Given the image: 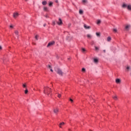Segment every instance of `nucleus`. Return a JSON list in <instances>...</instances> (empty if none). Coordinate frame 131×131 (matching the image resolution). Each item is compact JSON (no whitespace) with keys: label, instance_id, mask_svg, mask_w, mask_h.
Here are the masks:
<instances>
[{"label":"nucleus","instance_id":"f257e3e1","mask_svg":"<svg viewBox=\"0 0 131 131\" xmlns=\"http://www.w3.org/2000/svg\"><path fill=\"white\" fill-rule=\"evenodd\" d=\"M51 93H52L51 88L48 86L44 87L43 93L45 94V95L49 96V95H51Z\"/></svg>","mask_w":131,"mask_h":131},{"label":"nucleus","instance_id":"f03ea898","mask_svg":"<svg viewBox=\"0 0 131 131\" xmlns=\"http://www.w3.org/2000/svg\"><path fill=\"white\" fill-rule=\"evenodd\" d=\"M55 71H56L57 74H59V75H61V76L63 75V72H62V70H61V69L56 68H55Z\"/></svg>","mask_w":131,"mask_h":131},{"label":"nucleus","instance_id":"7ed1b4c3","mask_svg":"<svg viewBox=\"0 0 131 131\" xmlns=\"http://www.w3.org/2000/svg\"><path fill=\"white\" fill-rule=\"evenodd\" d=\"M54 45H55V41H54L50 42L47 45V48H49V47H52V46H54Z\"/></svg>","mask_w":131,"mask_h":131},{"label":"nucleus","instance_id":"20e7f679","mask_svg":"<svg viewBox=\"0 0 131 131\" xmlns=\"http://www.w3.org/2000/svg\"><path fill=\"white\" fill-rule=\"evenodd\" d=\"M64 125H65V123L64 122H62L58 125L59 127H60V128H62V127L64 126Z\"/></svg>","mask_w":131,"mask_h":131},{"label":"nucleus","instance_id":"39448f33","mask_svg":"<svg viewBox=\"0 0 131 131\" xmlns=\"http://www.w3.org/2000/svg\"><path fill=\"white\" fill-rule=\"evenodd\" d=\"M53 112L56 115L58 114V112H59V108H54Z\"/></svg>","mask_w":131,"mask_h":131},{"label":"nucleus","instance_id":"423d86ee","mask_svg":"<svg viewBox=\"0 0 131 131\" xmlns=\"http://www.w3.org/2000/svg\"><path fill=\"white\" fill-rule=\"evenodd\" d=\"M57 24L58 25H62L63 24V23L62 22V19L61 18H59L58 21H57Z\"/></svg>","mask_w":131,"mask_h":131},{"label":"nucleus","instance_id":"0eeeda50","mask_svg":"<svg viewBox=\"0 0 131 131\" xmlns=\"http://www.w3.org/2000/svg\"><path fill=\"white\" fill-rule=\"evenodd\" d=\"M129 28H130V25H126L125 29H126V30L127 31H128V30H129Z\"/></svg>","mask_w":131,"mask_h":131},{"label":"nucleus","instance_id":"6e6552de","mask_svg":"<svg viewBox=\"0 0 131 131\" xmlns=\"http://www.w3.org/2000/svg\"><path fill=\"white\" fill-rule=\"evenodd\" d=\"M13 16V17L16 19V18H17L18 16H19V13L17 12L14 13Z\"/></svg>","mask_w":131,"mask_h":131},{"label":"nucleus","instance_id":"1a4fd4ad","mask_svg":"<svg viewBox=\"0 0 131 131\" xmlns=\"http://www.w3.org/2000/svg\"><path fill=\"white\" fill-rule=\"evenodd\" d=\"M84 28L85 29H91V26H89L86 24H84Z\"/></svg>","mask_w":131,"mask_h":131},{"label":"nucleus","instance_id":"9d476101","mask_svg":"<svg viewBox=\"0 0 131 131\" xmlns=\"http://www.w3.org/2000/svg\"><path fill=\"white\" fill-rule=\"evenodd\" d=\"M122 8H123L124 9H125V8H127V5L125 4H123L122 6Z\"/></svg>","mask_w":131,"mask_h":131},{"label":"nucleus","instance_id":"9b49d317","mask_svg":"<svg viewBox=\"0 0 131 131\" xmlns=\"http://www.w3.org/2000/svg\"><path fill=\"white\" fill-rule=\"evenodd\" d=\"M14 33L16 35H17V38H19V36L18 35V34H19V32L18 31H15Z\"/></svg>","mask_w":131,"mask_h":131},{"label":"nucleus","instance_id":"f8f14e48","mask_svg":"<svg viewBox=\"0 0 131 131\" xmlns=\"http://www.w3.org/2000/svg\"><path fill=\"white\" fill-rule=\"evenodd\" d=\"M127 10H128L129 11H131V5H128L127 6Z\"/></svg>","mask_w":131,"mask_h":131},{"label":"nucleus","instance_id":"ddd939ff","mask_svg":"<svg viewBox=\"0 0 131 131\" xmlns=\"http://www.w3.org/2000/svg\"><path fill=\"white\" fill-rule=\"evenodd\" d=\"M101 24V20L98 19L96 23V24H97V25H99V24Z\"/></svg>","mask_w":131,"mask_h":131},{"label":"nucleus","instance_id":"4468645a","mask_svg":"<svg viewBox=\"0 0 131 131\" xmlns=\"http://www.w3.org/2000/svg\"><path fill=\"white\" fill-rule=\"evenodd\" d=\"M116 83H120V79H116Z\"/></svg>","mask_w":131,"mask_h":131},{"label":"nucleus","instance_id":"2eb2a0df","mask_svg":"<svg viewBox=\"0 0 131 131\" xmlns=\"http://www.w3.org/2000/svg\"><path fill=\"white\" fill-rule=\"evenodd\" d=\"M111 39H112L111 37H108L107 38V41H111Z\"/></svg>","mask_w":131,"mask_h":131},{"label":"nucleus","instance_id":"dca6fc26","mask_svg":"<svg viewBox=\"0 0 131 131\" xmlns=\"http://www.w3.org/2000/svg\"><path fill=\"white\" fill-rule=\"evenodd\" d=\"M130 69V67L127 66L126 67V70H127V72L129 71Z\"/></svg>","mask_w":131,"mask_h":131},{"label":"nucleus","instance_id":"f3484780","mask_svg":"<svg viewBox=\"0 0 131 131\" xmlns=\"http://www.w3.org/2000/svg\"><path fill=\"white\" fill-rule=\"evenodd\" d=\"M83 4H86L88 3V0H82Z\"/></svg>","mask_w":131,"mask_h":131},{"label":"nucleus","instance_id":"a211bd4d","mask_svg":"<svg viewBox=\"0 0 131 131\" xmlns=\"http://www.w3.org/2000/svg\"><path fill=\"white\" fill-rule=\"evenodd\" d=\"M79 14H80V15H82L83 14V11H82V10H79Z\"/></svg>","mask_w":131,"mask_h":131},{"label":"nucleus","instance_id":"6ab92c4d","mask_svg":"<svg viewBox=\"0 0 131 131\" xmlns=\"http://www.w3.org/2000/svg\"><path fill=\"white\" fill-rule=\"evenodd\" d=\"M42 4L43 5V6H46V5H47V1H43Z\"/></svg>","mask_w":131,"mask_h":131},{"label":"nucleus","instance_id":"aec40b11","mask_svg":"<svg viewBox=\"0 0 131 131\" xmlns=\"http://www.w3.org/2000/svg\"><path fill=\"white\" fill-rule=\"evenodd\" d=\"M98 59H97V58H95L94 59V63H98Z\"/></svg>","mask_w":131,"mask_h":131},{"label":"nucleus","instance_id":"412c9836","mask_svg":"<svg viewBox=\"0 0 131 131\" xmlns=\"http://www.w3.org/2000/svg\"><path fill=\"white\" fill-rule=\"evenodd\" d=\"M96 34L97 36H98L99 37H100V35H101V34H100V33H98V32H97V33H96Z\"/></svg>","mask_w":131,"mask_h":131},{"label":"nucleus","instance_id":"4be33fe9","mask_svg":"<svg viewBox=\"0 0 131 131\" xmlns=\"http://www.w3.org/2000/svg\"><path fill=\"white\" fill-rule=\"evenodd\" d=\"M114 100H117V96H115L113 97Z\"/></svg>","mask_w":131,"mask_h":131},{"label":"nucleus","instance_id":"5701e85b","mask_svg":"<svg viewBox=\"0 0 131 131\" xmlns=\"http://www.w3.org/2000/svg\"><path fill=\"white\" fill-rule=\"evenodd\" d=\"M95 51H99V47L95 46Z\"/></svg>","mask_w":131,"mask_h":131},{"label":"nucleus","instance_id":"b1692460","mask_svg":"<svg viewBox=\"0 0 131 131\" xmlns=\"http://www.w3.org/2000/svg\"><path fill=\"white\" fill-rule=\"evenodd\" d=\"M51 6H53V2H49V6L51 7Z\"/></svg>","mask_w":131,"mask_h":131},{"label":"nucleus","instance_id":"393cba45","mask_svg":"<svg viewBox=\"0 0 131 131\" xmlns=\"http://www.w3.org/2000/svg\"><path fill=\"white\" fill-rule=\"evenodd\" d=\"M113 31L115 32V33H116L117 32V29H113Z\"/></svg>","mask_w":131,"mask_h":131},{"label":"nucleus","instance_id":"a878e982","mask_svg":"<svg viewBox=\"0 0 131 131\" xmlns=\"http://www.w3.org/2000/svg\"><path fill=\"white\" fill-rule=\"evenodd\" d=\"M35 38L36 39V40H38V35H36L35 37Z\"/></svg>","mask_w":131,"mask_h":131},{"label":"nucleus","instance_id":"bb28decb","mask_svg":"<svg viewBox=\"0 0 131 131\" xmlns=\"http://www.w3.org/2000/svg\"><path fill=\"white\" fill-rule=\"evenodd\" d=\"M28 90H26L25 91V94H28Z\"/></svg>","mask_w":131,"mask_h":131},{"label":"nucleus","instance_id":"cd10ccee","mask_svg":"<svg viewBox=\"0 0 131 131\" xmlns=\"http://www.w3.org/2000/svg\"><path fill=\"white\" fill-rule=\"evenodd\" d=\"M44 11H48V7H44Z\"/></svg>","mask_w":131,"mask_h":131},{"label":"nucleus","instance_id":"c85d7f7f","mask_svg":"<svg viewBox=\"0 0 131 131\" xmlns=\"http://www.w3.org/2000/svg\"><path fill=\"white\" fill-rule=\"evenodd\" d=\"M82 72H85V69L84 68L82 69Z\"/></svg>","mask_w":131,"mask_h":131},{"label":"nucleus","instance_id":"c756f323","mask_svg":"<svg viewBox=\"0 0 131 131\" xmlns=\"http://www.w3.org/2000/svg\"><path fill=\"white\" fill-rule=\"evenodd\" d=\"M57 95H58L57 96L58 98H60L61 97V94L57 93Z\"/></svg>","mask_w":131,"mask_h":131},{"label":"nucleus","instance_id":"7c9ffc66","mask_svg":"<svg viewBox=\"0 0 131 131\" xmlns=\"http://www.w3.org/2000/svg\"><path fill=\"white\" fill-rule=\"evenodd\" d=\"M87 37H88L89 38H90L91 37V35L88 34V35H87Z\"/></svg>","mask_w":131,"mask_h":131},{"label":"nucleus","instance_id":"2f4dec72","mask_svg":"<svg viewBox=\"0 0 131 131\" xmlns=\"http://www.w3.org/2000/svg\"><path fill=\"white\" fill-rule=\"evenodd\" d=\"M82 52H85V49L84 48L82 49Z\"/></svg>","mask_w":131,"mask_h":131},{"label":"nucleus","instance_id":"473e14b6","mask_svg":"<svg viewBox=\"0 0 131 131\" xmlns=\"http://www.w3.org/2000/svg\"><path fill=\"white\" fill-rule=\"evenodd\" d=\"M23 88H26V84H24L23 85Z\"/></svg>","mask_w":131,"mask_h":131},{"label":"nucleus","instance_id":"72a5a7b5","mask_svg":"<svg viewBox=\"0 0 131 131\" xmlns=\"http://www.w3.org/2000/svg\"><path fill=\"white\" fill-rule=\"evenodd\" d=\"M48 68L51 69L52 68V67L50 65H49L48 66Z\"/></svg>","mask_w":131,"mask_h":131},{"label":"nucleus","instance_id":"f704fd0d","mask_svg":"<svg viewBox=\"0 0 131 131\" xmlns=\"http://www.w3.org/2000/svg\"><path fill=\"white\" fill-rule=\"evenodd\" d=\"M70 101H71L72 103H73V100H72V99H70Z\"/></svg>","mask_w":131,"mask_h":131},{"label":"nucleus","instance_id":"c9c22d12","mask_svg":"<svg viewBox=\"0 0 131 131\" xmlns=\"http://www.w3.org/2000/svg\"><path fill=\"white\" fill-rule=\"evenodd\" d=\"M10 28H13V27H14V26H13V25H11V26H10Z\"/></svg>","mask_w":131,"mask_h":131},{"label":"nucleus","instance_id":"e433bc0d","mask_svg":"<svg viewBox=\"0 0 131 131\" xmlns=\"http://www.w3.org/2000/svg\"><path fill=\"white\" fill-rule=\"evenodd\" d=\"M56 24V23H55V21L53 22V25H55Z\"/></svg>","mask_w":131,"mask_h":131},{"label":"nucleus","instance_id":"4c0bfd02","mask_svg":"<svg viewBox=\"0 0 131 131\" xmlns=\"http://www.w3.org/2000/svg\"><path fill=\"white\" fill-rule=\"evenodd\" d=\"M50 71H51V72H53V69H50Z\"/></svg>","mask_w":131,"mask_h":131},{"label":"nucleus","instance_id":"58836bf2","mask_svg":"<svg viewBox=\"0 0 131 131\" xmlns=\"http://www.w3.org/2000/svg\"><path fill=\"white\" fill-rule=\"evenodd\" d=\"M103 52H104V53H106V50H103Z\"/></svg>","mask_w":131,"mask_h":131},{"label":"nucleus","instance_id":"ea45409f","mask_svg":"<svg viewBox=\"0 0 131 131\" xmlns=\"http://www.w3.org/2000/svg\"><path fill=\"white\" fill-rule=\"evenodd\" d=\"M55 3H58V0H56Z\"/></svg>","mask_w":131,"mask_h":131},{"label":"nucleus","instance_id":"a19ab883","mask_svg":"<svg viewBox=\"0 0 131 131\" xmlns=\"http://www.w3.org/2000/svg\"><path fill=\"white\" fill-rule=\"evenodd\" d=\"M2 46H0V50H2Z\"/></svg>","mask_w":131,"mask_h":131},{"label":"nucleus","instance_id":"79ce46f5","mask_svg":"<svg viewBox=\"0 0 131 131\" xmlns=\"http://www.w3.org/2000/svg\"><path fill=\"white\" fill-rule=\"evenodd\" d=\"M46 25H47V24H45L43 25L44 27L46 26Z\"/></svg>","mask_w":131,"mask_h":131},{"label":"nucleus","instance_id":"37998d69","mask_svg":"<svg viewBox=\"0 0 131 131\" xmlns=\"http://www.w3.org/2000/svg\"><path fill=\"white\" fill-rule=\"evenodd\" d=\"M68 37H67V39L69 40V38H68Z\"/></svg>","mask_w":131,"mask_h":131},{"label":"nucleus","instance_id":"c03bdc74","mask_svg":"<svg viewBox=\"0 0 131 131\" xmlns=\"http://www.w3.org/2000/svg\"><path fill=\"white\" fill-rule=\"evenodd\" d=\"M26 1H28V0H26Z\"/></svg>","mask_w":131,"mask_h":131}]
</instances>
